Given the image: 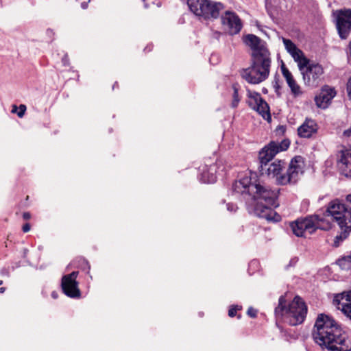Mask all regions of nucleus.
I'll list each match as a JSON object with an SVG mask.
<instances>
[{
	"label": "nucleus",
	"mask_w": 351,
	"mask_h": 351,
	"mask_svg": "<svg viewBox=\"0 0 351 351\" xmlns=\"http://www.w3.org/2000/svg\"><path fill=\"white\" fill-rule=\"evenodd\" d=\"M337 166L342 174L351 176V149L341 151Z\"/></svg>",
	"instance_id": "obj_15"
},
{
	"label": "nucleus",
	"mask_w": 351,
	"mask_h": 351,
	"mask_svg": "<svg viewBox=\"0 0 351 351\" xmlns=\"http://www.w3.org/2000/svg\"><path fill=\"white\" fill-rule=\"evenodd\" d=\"M246 103L248 106L257 112L262 117L269 121L271 119L269 106L268 104L261 97L260 93L247 90Z\"/></svg>",
	"instance_id": "obj_8"
},
{
	"label": "nucleus",
	"mask_w": 351,
	"mask_h": 351,
	"mask_svg": "<svg viewBox=\"0 0 351 351\" xmlns=\"http://www.w3.org/2000/svg\"><path fill=\"white\" fill-rule=\"evenodd\" d=\"M347 91L348 94H351V77L349 78L347 84Z\"/></svg>",
	"instance_id": "obj_32"
},
{
	"label": "nucleus",
	"mask_w": 351,
	"mask_h": 351,
	"mask_svg": "<svg viewBox=\"0 0 351 351\" xmlns=\"http://www.w3.org/2000/svg\"><path fill=\"white\" fill-rule=\"evenodd\" d=\"M315 342L324 351H351V342L346 333L330 317L318 315L312 332Z\"/></svg>",
	"instance_id": "obj_3"
},
{
	"label": "nucleus",
	"mask_w": 351,
	"mask_h": 351,
	"mask_svg": "<svg viewBox=\"0 0 351 351\" xmlns=\"http://www.w3.org/2000/svg\"><path fill=\"white\" fill-rule=\"evenodd\" d=\"M62 61L64 66H67L69 64V58L66 54L62 58Z\"/></svg>",
	"instance_id": "obj_31"
},
{
	"label": "nucleus",
	"mask_w": 351,
	"mask_h": 351,
	"mask_svg": "<svg viewBox=\"0 0 351 351\" xmlns=\"http://www.w3.org/2000/svg\"><path fill=\"white\" fill-rule=\"evenodd\" d=\"M227 209L230 212H235L237 209V207L235 204L232 203H228L227 204Z\"/></svg>",
	"instance_id": "obj_29"
},
{
	"label": "nucleus",
	"mask_w": 351,
	"mask_h": 351,
	"mask_svg": "<svg viewBox=\"0 0 351 351\" xmlns=\"http://www.w3.org/2000/svg\"><path fill=\"white\" fill-rule=\"evenodd\" d=\"M281 71L282 75L285 78L287 83L294 80L291 73L289 71V69L285 66V64H282L281 66Z\"/></svg>",
	"instance_id": "obj_24"
},
{
	"label": "nucleus",
	"mask_w": 351,
	"mask_h": 351,
	"mask_svg": "<svg viewBox=\"0 0 351 351\" xmlns=\"http://www.w3.org/2000/svg\"><path fill=\"white\" fill-rule=\"evenodd\" d=\"M335 95L336 92L334 88L324 86L322 88L319 94L315 97V103L318 107L325 108Z\"/></svg>",
	"instance_id": "obj_16"
},
{
	"label": "nucleus",
	"mask_w": 351,
	"mask_h": 351,
	"mask_svg": "<svg viewBox=\"0 0 351 351\" xmlns=\"http://www.w3.org/2000/svg\"><path fill=\"white\" fill-rule=\"evenodd\" d=\"M215 165H210L207 170L203 169L201 173L200 180L204 183H214L217 180L215 175Z\"/></svg>",
	"instance_id": "obj_18"
},
{
	"label": "nucleus",
	"mask_w": 351,
	"mask_h": 351,
	"mask_svg": "<svg viewBox=\"0 0 351 351\" xmlns=\"http://www.w3.org/2000/svg\"><path fill=\"white\" fill-rule=\"evenodd\" d=\"M22 230L24 232H27L29 231L30 230V225L29 223H25L23 225V228H22Z\"/></svg>",
	"instance_id": "obj_30"
},
{
	"label": "nucleus",
	"mask_w": 351,
	"mask_h": 351,
	"mask_svg": "<svg viewBox=\"0 0 351 351\" xmlns=\"http://www.w3.org/2000/svg\"><path fill=\"white\" fill-rule=\"evenodd\" d=\"M233 94H232V101L231 103V106L233 108H235L238 106L239 103L241 100V97L239 95V88L237 84H234L232 85Z\"/></svg>",
	"instance_id": "obj_22"
},
{
	"label": "nucleus",
	"mask_w": 351,
	"mask_h": 351,
	"mask_svg": "<svg viewBox=\"0 0 351 351\" xmlns=\"http://www.w3.org/2000/svg\"><path fill=\"white\" fill-rule=\"evenodd\" d=\"M5 287H1V288H0V293H4V292H5Z\"/></svg>",
	"instance_id": "obj_38"
},
{
	"label": "nucleus",
	"mask_w": 351,
	"mask_h": 351,
	"mask_svg": "<svg viewBox=\"0 0 351 351\" xmlns=\"http://www.w3.org/2000/svg\"><path fill=\"white\" fill-rule=\"evenodd\" d=\"M281 71L282 75L285 78L287 83L294 80L291 73L289 71V69L285 66V64H282L281 66Z\"/></svg>",
	"instance_id": "obj_25"
},
{
	"label": "nucleus",
	"mask_w": 351,
	"mask_h": 351,
	"mask_svg": "<svg viewBox=\"0 0 351 351\" xmlns=\"http://www.w3.org/2000/svg\"><path fill=\"white\" fill-rule=\"evenodd\" d=\"M306 314L307 306L299 296H295L287 306L285 296L281 295L278 300V305L275 308L276 318L290 326L302 324Z\"/></svg>",
	"instance_id": "obj_5"
},
{
	"label": "nucleus",
	"mask_w": 351,
	"mask_h": 351,
	"mask_svg": "<svg viewBox=\"0 0 351 351\" xmlns=\"http://www.w3.org/2000/svg\"><path fill=\"white\" fill-rule=\"evenodd\" d=\"M232 189L237 193L248 195L257 200L254 208V213L257 217L268 221L278 222L280 220V216L271 208V206H278L277 199L279 189L271 190L268 186L261 185L257 182L256 175L252 172L235 181Z\"/></svg>",
	"instance_id": "obj_2"
},
{
	"label": "nucleus",
	"mask_w": 351,
	"mask_h": 351,
	"mask_svg": "<svg viewBox=\"0 0 351 351\" xmlns=\"http://www.w3.org/2000/svg\"><path fill=\"white\" fill-rule=\"evenodd\" d=\"M304 84L308 86H316L321 80L324 73L322 66L319 64H308L302 71H300Z\"/></svg>",
	"instance_id": "obj_9"
},
{
	"label": "nucleus",
	"mask_w": 351,
	"mask_h": 351,
	"mask_svg": "<svg viewBox=\"0 0 351 351\" xmlns=\"http://www.w3.org/2000/svg\"><path fill=\"white\" fill-rule=\"evenodd\" d=\"M337 28L339 36L346 38L351 29V10L339 11L337 19Z\"/></svg>",
	"instance_id": "obj_12"
},
{
	"label": "nucleus",
	"mask_w": 351,
	"mask_h": 351,
	"mask_svg": "<svg viewBox=\"0 0 351 351\" xmlns=\"http://www.w3.org/2000/svg\"><path fill=\"white\" fill-rule=\"evenodd\" d=\"M16 109H17L16 106L14 105V106H13V109H12V112H16Z\"/></svg>",
	"instance_id": "obj_37"
},
{
	"label": "nucleus",
	"mask_w": 351,
	"mask_h": 351,
	"mask_svg": "<svg viewBox=\"0 0 351 351\" xmlns=\"http://www.w3.org/2000/svg\"><path fill=\"white\" fill-rule=\"evenodd\" d=\"M25 111H26V106H25V105L21 104L19 106V111L17 112V115L20 118H22L24 116Z\"/></svg>",
	"instance_id": "obj_26"
},
{
	"label": "nucleus",
	"mask_w": 351,
	"mask_h": 351,
	"mask_svg": "<svg viewBox=\"0 0 351 351\" xmlns=\"http://www.w3.org/2000/svg\"><path fill=\"white\" fill-rule=\"evenodd\" d=\"M223 25H226L231 34H238L241 28L242 23L239 16L234 12H226L221 17Z\"/></svg>",
	"instance_id": "obj_14"
},
{
	"label": "nucleus",
	"mask_w": 351,
	"mask_h": 351,
	"mask_svg": "<svg viewBox=\"0 0 351 351\" xmlns=\"http://www.w3.org/2000/svg\"><path fill=\"white\" fill-rule=\"evenodd\" d=\"M245 43L252 51V64L249 68L243 69L241 75L250 84H260L269 75L271 62L270 53L265 42L254 34L247 35Z\"/></svg>",
	"instance_id": "obj_4"
},
{
	"label": "nucleus",
	"mask_w": 351,
	"mask_h": 351,
	"mask_svg": "<svg viewBox=\"0 0 351 351\" xmlns=\"http://www.w3.org/2000/svg\"><path fill=\"white\" fill-rule=\"evenodd\" d=\"M84 262L86 264L88 269L89 270L90 269V265H88V263L86 261H84Z\"/></svg>",
	"instance_id": "obj_39"
},
{
	"label": "nucleus",
	"mask_w": 351,
	"mask_h": 351,
	"mask_svg": "<svg viewBox=\"0 0 351 351\" xmlns=\"http://www.w3.org/2000/svg\"><path fill=\"white\" fill-rule=\"evenodd\" d=\"M318 130L316 121L306 118L304 123L298 128V134L302 138H310Z\"/></svg>",
	"instance_id": "obj_17"
},
{
	"label": "nucleus",
	"mask_w": 351,
	"mask_h": 351,
	"mask_svg": "<svg viewBox=\"0 0 351 351\" xmlns=\"http://www.w3.org/2000/svg\"><path fill=\"white\" fill-rule=\"evenodd\" d=\"M286 50L290 53L297 49V46L289 39L282 38Z\"/></svg>",
	"instance_id": "obj_23"
},
{
	"label": "nucleus",
	"mask_w": 351,
	"mask_h": 351,
	"mask_svg": "<svg viewBox=\"0 0 351 351\" xmlns=\"http://www.w3.org/2000/svg\"><path fill=\"white\" fill-rule=\"evenodd\" d=\"M289 87L291 89V93L294 97H298L302 94L300 86L297 84L295 80L287 82Z\"/></svg>",
	"instance_id": "obj_21"
},
{
	"label": "nucleus",
	"mask_w": 351,
	"mask_h": 351,
	"mask_svg": "<svg viewBox=\"0 0 351 351\" xmlns=\"http://www.w3.org/2000/svg\"><path fill=\"white\" fill-rule=\"evenodd\" d=\"M350 99H351V94H348Z\"/></svg>",
	"instance_id": "obj_41"
},
{
	"label": "nucleus",
	"mask_w": 351,
	"mask_h": 351,
	"mask_svg": "<svg viewBox=\"0 0 351 351\" xmlns=\"http://www.w3.org/2000/svg\"><path fill=\"white\" fill-rule=\"evenodd\" d=\"M346 200L351 204V194L346 196Z\"/></svg>",
	"instance_id": "obj_36"
},
{
	"label": "nucleus",
	"mask_w": 351,
	"mask_h": 351,
	"mask_svg": "<svg viewBox=\"0 0 351 351\" xmlns=\"http://www.w3.org/2000/svg\"><path fill=\"white\" fill-rule=\"evenodd\" d=\"M239 307L237 306H232L228 311V315L231 317H233L236 315L237 310H239Z\"/></svg>",
	"instance_id": "obj_27"
},
{
	"label": "nucleus",
	"mask_w": 351,
	"mask_h": 351,
	"mask_svg": "<svg viewBox=\"0 0 351 351\" xmlns=\"http://www.w3.org/2000/svg\"><path fill=\"white\" fill-rule=\"evenodd\" d=\"M23 217L24 219L27 220V219H30L31 215L29 213L26 212V213H23Z\"/></svg>",
	"instance_id": "obj_33"
},
{
	"label": "nucleus",
	"mask_w": 351,
	"mask_h": 351,
	"mask_svg": "<svg viewBox=\"0 0 351 351\" xmlns=\"http://www.w3.org/2000/svg\"><path fill=\"white\" fill-rule=\"evenodd\" d=\"M190 10L196 16L204 19H217L220 10L223 8L221 3L213 2L210 0H187Z\"/></svg>",
	"instance_id": "obj_7"
},
{
	"label": "nucleus",
	"mask_w": 351,
	"mask_h": 351,
	"mask_svg": "<svg viewBox=\"0 0 351 351\" xmlns=\"http://www.w3.org/2000/svg\"><path fill=\"white\" fill-rule=\"evenodd\" d=\"M333 304L351 319V291L337 294Z\"/></svg>",
	"instance_id": "obj_13"
},
{
	"label": "nucleus",
	"mask_w": 351,
	"mask_h": 351,
	"mask_svg": "<svg viewBox=\"0 0 351 351\" xmlns=\"http://www.w3.org/2000/svg\"><path fill=\"white\" fill-rule=\"evenodd\" d=\"M290 55L298 63L300 71H302V69L308 64L309 60L304 56L302 51L298 47L295 51L290 53Z\"/></svg>",
	"instance_id": "obj_19"
},
{
	"label": "nucleus",
	"mask_w": 351,
	"mask_h": 351,
	"mask_svg": "<svg viewBox=\"0 0 351 351\" xmlns=\"http://www.w3.org/2000/svg\"><path fill=\"white\" fill-rule=\"evenodd\" d=\"M90 1V0H89L88 2H82L81 3V7L82 9H86L88 8V3Z\"/></svg>",
	"instance_id": "obj_34"
},
{
	"label": "nucleus",
	"mask_w": 351,
	"mask_h": 351,
	"mask_svg": "<svg viewBox=\"0 0 351 351\" xmlns=\"http://www.w3.org/2000/svg\"><path fill=\"white\" fill-rule=\"evenodd\" d=\"M325 216L330 217L341 230V234L337 236L335 240V246H338L339 241L347 238L351 232V209L336 199L329 203Z\"/></svg>",
	"instance_id": "obj_6"
},
{
	"label": "nucleus",
	"mask_w": 351,
	"mask_h": 351,
	"mask_svg": "<svg viewBox=\"0 0 351 351\" xmlns=\"http://www.w3.org/2000/svg\"><path fill=\"white\" fill-rule=\"evenodd\" d=\"M293 233L297 237H304L306 232L312 234L315 232V225L312 215L298 219L290 223Z\"/></svg>",
	"instance_id": "obj_11"
},
{
	"label": "nucleus",
	"mask_w": 351,
	"mask_h": 351,
	"mask_svg": "<svg viewBox=\"0 0 351 351\" xmlns=\"http://www.w3.org/2000/svg\"><path fill=\"white\" fill-rule=\"evenodd\" d=\"M289 145V139L280 142L272 141L259 152L260 173L274 178L279 185L296 184L304 172V161L300 156L293 158L289 164L284 160L269 163L278 153L287 150Z\"/></svg>",
	"instance_id": "obj_1"
},
{
	"label": "nucleus",
	"mask_w": 351,
	"mask_h": 351,
	"mask_svg": "<svg viewBox=\"0 0 351 351\" xmlns=\"http://www.w3.org/2000/svg\"><path fill=\"white\" fill-rule=\"evenodd\" d=\"M2 284H3V281L0 280V285H1Z\"/></svg>",
	"instance_id": "obj_40"
},
{
	"label": "nucleus",
	"mask_w": 351,
	"mask_h": 351,
	"mask_svg": "<svg viewBox=\"0 0 351 351\" xmlns=\"http://www.w3.org/2000/svg\"><path fill=\"white\" fill-rule=\"evenodd\" d=\"M313 218V223L315 225V231L317 229H321L324 230H328L331 228V223L325 219L324 217H321L319 215H312Z\"/></svg>",
	"instance_id": "obj_20"
},
{
	"label": "nucleus",
	"mask_w": 351,
	"mask_h": 351,
	"mask_svg": "<svg viewBox=\"0 0 351 351\" xmlns=\"http://www.w3.org/2000/svg\"><path fill=\"white\" fill-rule=\"evenodd\" d=\"M78 271H73L68 275H64L62 278L61 287L63 293L69 298H77L80 297L81 293L78 288V282L76 278Z\"/></svg>",
	"instance_id": "obj_10"
},
{
	"label": "nucleus",
	"mask_w": 351,
	"mask_h": 351,
	"mask_svg": "<svg viewBox=\"0 0 351 351\" xmlns=\"http://www.w3.org/2000/svg\"><path fill=\"white\" fill-rule=\"evenodd\" d=\"M247 315L251 317H256L257 315V311L252 307H250L247 312Z\"/></svg>",
	"instance_id": "obj_28"
},
{
	"label": "nucleus",
	"mask_w": 351,
	"mask_h": 351,
	"mask_svg": "<svg viewBox=\"0 0 351 351\" xmlns=\"http://www.w3.org/2000/svg\"><path fill=\"white\" fill-rule=\"evenodd\" d=\"M58 294L56 291H53L51 293V297L53 298V299H56L58 298Z\"/></svg>",
	"instance_id": "obj_35"
}]
</instances>
